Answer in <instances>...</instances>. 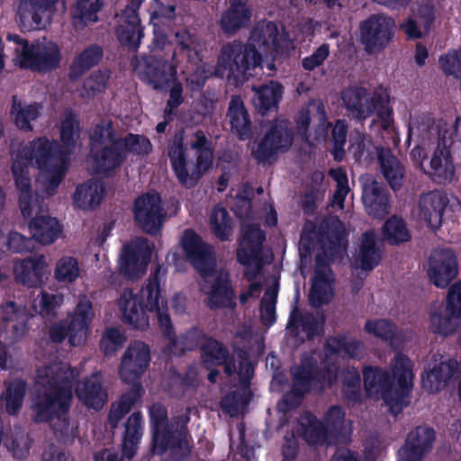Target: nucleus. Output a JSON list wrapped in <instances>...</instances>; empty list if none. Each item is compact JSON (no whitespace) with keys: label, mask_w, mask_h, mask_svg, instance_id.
Segmentation results:
<instances>
[{"label":"nucleus","mask_w":461,"mask_h":461,"mask_svg":"<svg viewBox=\"0 0 461 461\" xmlns=\"http://www.w3.org/2000/svg\"><path fill=\"white\" fill-rule=\"evenodd\" d=\"M36 389L32 398L36 423L50 422L56 438L72 443L77 437V426L70 424L68 411L73 400L72 381L59 365L37 370Z\"/></svg>","instance_id":"nucleus-1"},{"label":"nucleus","mask_w":461,"mask_h":461,"mask_svg":"<svg viewBox=\"0 0 461 461\" xmlns=\"http://www.w3.org/2000/svg\"><path fill=\"white\" fill-rule=\"evenodd\" d=\"M167 269L158 264L151 268L150 275L142 285L139 294L125 289L118 300L124 323L137 330H145L149 326L146 312H156L158 326L169 341V348L177 347V338L174 330L167 302L161 297V284L165 282Z\"/></svg>","instance_id":"nucleus-2"},{"label":"nucleus","mask_w":461,"mask_h":461,"mask_svg":"<svg viewBox=\"0 0 461 461\" xmlns=\"http://www.w3.org/2000/svg\"><path fill=\"white\" fill-rule=\"evenodd\" d=\"M366 393L375 399H382L391 413L397 415L404 406L413 386L412 365L405 355L398 353L391 362V372L378 366L363 368Z\"/></svg>","instance_id":"nucleus-3"},{"label":"nucleus","mask_w":461,"mask_h":461,"mask_svg":"<svg viewBox=\"0 0 461 461\" xmlns=\"http://www.w3.org/2000/svg\"><path fill=\"white\" fill-rule=\"evenodd\" d=\"M89 140L94 172L104 176L119 168L128 153L147 155L151 150V143L144 135L128 133L125 137H117L111 120L95 124Z\"/></svg>","instance_id":"nucleus-4"},{"label":"nucleus","mask_w":461,"mask_h":461,"mask_svg":"<svg viewBox=\"0 0 461 461\" xmlns=\"http://www.w3.org/2000/svg\"><path fill=\"white\" fill-rule=\"evenodd\" d=\"M189 146L195 151V163L191 173L187 169L186 147L183 132H176L167 146V156L172 170L179 184L187 188L194 187L212 165L213 146L202 130L192 134Z\"/></svg>","instance_id":"nucleus-5"},{"label":"nucleus","mask_w":461,"mask_h":461,"mask_svg":"<svg viewBox=\"0 0 461 461\" xmlns=\"http://www.w3.org/2000/svg\"><path fill=\"white\" fill-rule=\"evenodd\" d=\"M341 100L348 116L357 122H363L375 114L383 128L387 129L393 122V108L389 104V96L375 92L371 95L364 87L349 86L341 92Z\"/></svg>","instance_id":"nucleus-6"},{"label":"nucleus","mask_w":461,"mask_h":461,"mask_svg":"<svg viewBox=\"0 0 461 461\" xmlns=\"http://www.w3.org/2000/svg\"><path fill=\"white\" fill-rule=\"evenodd\" d=\"M219 62L229 70L230 77L243 83L253 76L251 70L261 66L262 56L254 44L235 40L222 46Z\"/></svg>","instance_id":"nucleus-7"},{"label":"nucleus","mask_w":461,"mask_h":461,"mask_svg":"<svg viewBox=\"0 0 461 461\" xmlns=\"http://www.w3.org/2000/svg\"><path fill=\"white\" fill-rule=\"evenodd\" d=\"M93 306L86 297L81 298L70 316V321H60L50 326V339L54 343H61L68 338L71 346L80 345L86 337L93 319Z\"/></svg>","instance_id":"nucleus-8"},{"label":"nucleus","mask_w":461,"mask_h":461,"mask_svg":"<svg viewBox=\"0 0 461 461\" xmlns=\"http://www.w3.org/2000/svg\"><path fill=\"white\" fill-rule=\"evenodd\" d=\"M395 21L384 14H372L359 23L360 42L368 55L383 51L393 41Z\"/></svg>","instance_id":"nucleus-9"},{"label":"nucleus","mask_w":461,"mask_h":461,"mask_svg":"<svg viewBox=\"0 0 461 461\" xmlns=\"http://www.w3.org/2000/svg\"><path fill=\"white\" fill-rule=\"evenodd\" d=\"M133 70L140 81L155 90L169 88L175 78L176 68L162 56L142 55L131 59Z\"/></svg>","instance_id":"nucleus-10"},{"label":"nucleus","mask_w":461,"mask_h":461,"mask_svg":"<svg viewBox=\"0 0 461 461\" xmlns=\"http://www.w3.org/2000/svg\"><path fill=\"white\" fill-rule=\"evenodd\" d=\"M132 212L137 226L143 232L151 236L160 232L166 219V212L159 193L153 191L139 195L133 202Z\"/></svg>","instance_id":"nucleus-11"},{"label":"nucleus","mask_w":461,"mask_h":461,"mask_svg":"<svg viewBox=\"0 0 461 461\" xmlns=\"http://www.w3.org/2000/svg\"><path fill=\"white\" fill-rule=\"evenodd\" d=\"M17 155L19 158L24 159L27 163L34 164L40 171L49 170L50 167L59 164V162L68 160L59 143L47 137L34 139Z\"/></svg>","instance_id":"nucleus-12"},{"label":"nucleus","mask_w":461,"mask_h":461,"mask_svg":"<svg viewBox=\"0 0 461 461\" xmlns=\"http://www.w3.org/2000/svg\"><path fill=\"white\" fill-rule=\"evenodd\" d=\"M181 244L186 258L196 272L203 277L212 276L216 265L212 247L192 229L184 231Z\"/></svg>","instance_id":"nucleus-13"},{"label":"nucleus","mask_w":461,"mask_h":461,"mask_svg":"<svg viewBox=\"0 0 461 461\" xmlns=\"http://www.w3.org/2000/svg\"><path fill=\"white\" fill-rule=\"evenodd\" d=\"M151 259V249L147 240L139 239L125 244L120 255V272L129 280L142 276Z\"/></svg>","instance_id":"nucleus-14"},{"label":"nucleus","mask_w":461,"mask_h":461,"mask_svg":"<svg viewBox=\"0 0 461 461\" xmlns=\"http://www.w3.org/2000/svg\"><path fill=\"white\" fill-rule=\"evenodd\" d=\"M293 140V131L288 128L287 122L275 121L252 152L253 157L258 162L265 163L279 151L288 150Z\"/></svg>","instance_id":"nucleus-15"},{"label":"nucleus","mask_w":461,"mask_h":461,"mask_svg":"<svg viewBox=\"0 0 461 461\" xmlns=\"http://www.w3.org/2000/svg\"><path fill=\"white\" fill-rule=\"evenodd\" d=\"M151 360L149 347L143 341H131L127 347L119 368V375L125 384L139 381Z\"/></svg>","instance_id":"nucleus-16"},{"label":"nucleus","mask_w":461,"mask_h":461,"mask_svg":"<svg viewBox=\"0 0 461 461\" xmlns=\"http://www.w3.org/2000/svg\"><path fill=\"white\" fill-rule=\"evenodd\" d=\"M325 321L322 311L303 312L295 304L290 312L286 329L292 337L311 341L323 334Z\"/></svg>","instance_id":"nucleus-17"},{"label":"nucleus","mask_w":461,"mask_h":461,"mask_svg":"<svg viewBox=\"0 0 461 461\" xmlns=\"http://www.w3.org/2000/svg\"><path fill=\"white\" fill-rule=\"evenodd\" d=\"M59 0H20L17 17L26 30L44 29L50 23Z\"/></svg>","instance_id":"nucleus-18"},{"label":"nucleus","mask_w":461,"mask_h":461,"mask_svg":"<svg viewBox=\"0 0 461 461\" xmlns=\"http://www.w3.org/2000/svg\"><path fill=\"white\" fill-rule=\"evenodd\" d=\"M458 274L455 252L447 248L434 249L429 258L428 275L437 287L445 288Z\"/></svg>","instance_id":"nucleus-19"},{"label":"nucleus","mask_w":461,"mask_h":461,"mask_svg":"<svg viewBox=\"0 0 461 461\" xmlns=\"http://www.w3.org/2000/svg\"><path fill=\"white\" fill-rule=\"evenodd\" d=\"M362 201L368 215L383 219L390 212V194L385 185L373 176L360 177Z\"/></svg>","instance_id":"nucleus-20"},{"label":"nucleus","mask_w":461,"mask_h":461,"mask_svg":"<svg viewBox=\"0 0 461 461\" xmlns=\"http://www.w3.org/2000/svg\"><path fill=\"white\" fill-rule=\"evenodd\" d=\"M447 316L440 312H431L430 330L434 334L447 336L455 332L453 318L461 320V281L454 283L447 293L446 303Z\"/></svg>","instance_id":"nucleus-21"},{"label":"nucleus","mask_w":461,"mask_h":461,"mask_svg":"<svg viewBox=\"0 0 461 461\" xmlns=\"http://www.w3.org/2000/svg\"><path fill=\"white\" fill-rule=\"evenodd\" d=\"M435 438L432 428L416 427L407 434L404 445L399 449V461H422L431 450Z\"/></svg>","instance_id":"nucleus-22"},{"label":"nucleus","mask_w":461,"mask_h":461,"mask_svg":"<svg viewBox=\"0 0 461 461\" xmlns=\"http://www.w3.org/2000/svg\"><path fill=\"white\" fill-rule=\"evenodd\" d=\"M3 277L0 271V282ZM0 318L12 342L19 341L29 330L26 307L14 301L7 300L0 304Z\"/></svg>","instance_id":"nucleus-23"},{"label":"nucleus","mask_w":461,"mask_h":461,"mask_svg":"<svg viewBox=\"0 0 461 461\" xmlns=\"http://www.w3.org/2000/svg\"><path fill=\"white\" fill-rule=\"evenodd\" d=\"M201 359L204 367L223 366V372L228 377L236 373V359L230 354L228 347L221 341L210 337L201 347Z\"/></svg>","instance_id":"nucleus-24"},{"label":"nucleus","mask_w":461,"mask_h":461,"mask_svg":"<svg viewBox=\"0 0 461 461\" xmlns=\"http://www.w3.org/2000/svg\"><path fill=\"white\" fill-rule=\"evenodd\" d=\"M265 240L266 233L258 225H249L239 240V248L236 251L237 261L242 266L249 267L253 260H259Z\"/></svg>","instance_id":"nucleus-25"},{"label":"nucleus","mask_w":461,"mask_h":461,"mask_svg":"<svg viewBox=\"0 0 461 461\" xmlns=\"http://www.w3.org/2000/svg\"><path fill=\"white\" fill-rule=\"evenodd\" d=\"M151 431V450L154 454L163 455L168 449H187V428L182 424L176 429L174 424L166 425Z\"/></svg>","instance_id":"nucleus-26"},{"label":"nucleus","mask_w":461,"mask_h":461,"mask_svg":"<svg viewBox=\"0 0 461 461\" xmlns=\"http://www.w3.org/2000/svg\"><path fill=\"white\" fill-rule=\"evenodd\" d=\"M292 386L305 395L308 394L313 384H324L325 375L318 367L316 359L312 357H304L298 366L290 370Z\"/></svg>","instance_id":"nucleus-27"},{"label":"nucleus","mask_w":461,"mask_h":461,"mask_svg":"<svg viewBox=\"0 0 461 461\" xmlns=\"http://www.w3.org/2000/svg\"><path fill=\"white\" fill-rule=\"evenodd\" d=\"M76 394L84 405L99 411L108 400V393L103 384V375L95 372L77 384Z\"/></svg>","instance_id":"nucleus-28"},{"label":"nucleus","mask_w":461,"mask_h":461,"mask_svg":"<svg viewBox=\"0 0 461 461\" xmlns=\"http://www.w3.org/2000/svg\"><path fill=\"white\" fill-rule=\"evenodd\" d=\"M60 61V50L56 44L49 46L25 47L21 67L30 68L36 71H46L56 68Z\"/></svg>","instance_id":"nucleus-29"},{"label":"nucleus","mask_w":461,"mask_h":461,"mask_svg":"<svg viewBox=\"0 0 461 461\" xmlns=\"http://www.w3.org/2000/svg\"><path fill=\"white\" fill-rule=\"evenodd\" d=\"M30 166V163L19 158L17 155L11 167L15 186L20 192L19 207L24 218H30L34 209L29 172Z\"/></svg>","instance_id":"nucleus-30"},{"label":"nucleus","mask_w":461,"mask_h":461,"mask_svg":"<svg viewBox=\"0 0 461 461\" xmlns=\"http://www.w3.org/2000/svg\"><path fill=\"white\" fill-rule=\"evenodd\" d=\"M47 267L43 255L17 261L14 267L15 281L28 288L39 287L43 284Z\"/></svg>","instance_id":"nucleus-31"},{"label":"nucleus","mask_w":461,"mask_h":461,"mask_svg":"<svg viewBox=\"0 0 461 461\" xmlns=\"http://www.w3.org/2000/svg\"><path fill=\"white\" fill-rule=\"evenodd\" d=\"M459 373V363L455 358L441 361L426 370L421 375V384L425 391L436 393L444 389Z\"/></svg>","instance_id":"nucleus-32"},{"label":"nucleus","mask_w":461,"mask_h":461,"mask_svg":"<svg viewBox=\"0 0 461 461\" xmlns=\"http://www.w3.org/2000/svg\"><path fill=\"white\" fill-rule=\"evenodd\" d=\"M448 204V197L443 191L434 190L423 194L419 202L420 217L430 229L438 230L442 224L444 212Z\"/></svg>","instance_id":"nucleus-33"},{"label":"nucleus","mask_w":461,"mask_h":461,"mask_svg":"<svg viewBox=\"0 0 461 461\" xmlns=\"http://www.w3.org/2000/svg\"><path fill=\"white\" fill-rule=\"evenodd\" d=\"M324 229L320 238L323 252L331 258H342L348 245L343 222L336 217L327 221Z\"/></svg>","instance_id":"nucleus-34"},{"label":"nucleus","mask_w":461,"mask_h":461,"mask_svg":"<svg viewBox=\"0 0 461 461\" xmlns=\"http://www.w3.org/2000/svg\"><path fill=\"white\" fill-rule=\"evenodd\" d=\"M297 434L309 446L334 445L327 433V426L310 411L301 415Z\"/></svg>","instance_id":"nucleus-35"},{"label":"nucleus","mask_w":461,"mask_h":461,"mask_svg":"<svg viewBox=\"0 0 461 461\" xmlns=\"http://www.w3.org/2000/svg\"><path fill=\"white\" fill-rule=\"evenodd\" d=\"M226 117L230 131L240 140L251 137V121L240 95H233L229 103Z\"/></svg>","instance_id":"nucleus-36"},{"label":"nucleus","mask_w":461,"mask_h":461,"mask_svg":"<svg viewBox=\"0 0 461 461\" xmlns=\"http://www.w3.org/2000/svg\"><path fill=\"white\" fill-rule=\"evenodd\" d=\"M29 222L32 239L42 245H50L58 240L62 232V225L48 214H36Z\"/></svg>","instance_id":"nucleus-37"},{"label":"nucleus","mask_w":461,"mask_h":461,"mask_svg":"<svg viewBox=\"0 0 461 461\" xmlns=\"http://www.w3.org/2000/svg\"><path fill=\"white\" fill-rule=\"evenodd\" d=\"M255 90V97L253 100L257 111L261 115H267L270 112L278 110L279 103L283 97L284 86L276 80H270L267 84L259 86Z\"/></svg>","instance_id":"nucleus-38"},{"label":"nucleus","mask_w":461,"mask_h":461,"mask_svg":"<svg viewBox=\"0 0 461 461\" xmlns=\"http://www.w3.org/2000/svg\"><path fill=\"white\" fill-rule=\"evenodd\" d=\"M230 2V7L221 14L220 25L225 34L232 35L250 22L251 11L246 2Z\"/></svg>","instance_id":"nucleus-39"},{"label":"nucleus","mask_w":461,"mask_h":461,"mask_svg":"<svg viewBox=\"0 0 461 461\" xmlns=\"http://www.w3.org/2000/svg\"><path fill=\"white\" fill-rule=\"evenodd\" d=\"M377 159L381 172L388 185L393 190H399L402 185L404 168L398 158L389 148H380L377 152Z\"/></svg>","instance_id":"nucleus-40"},{"label":"nucleus","mask_w":461,"mask_h":461,"mask_svg":"<svg viewBox=\"0 0 461 461\" xmlns=\"http://www.w3.org/2000/svg\"><path fill=\"white\" fill-rule=\"evenodd\" d=\"M105 186L103 182L89 179L78 185L73 194L74 203L81 209H94L97 207L104 195Z\"/></svg>","instance_id":"nucleus-41"},{"label":"nucleus","mask_w":461,"mask_h":461,"mask_svg":"<svg viewBox=\"0 0 461 461\" xmlns=\"http://www.w3.org/2000/svg\"><path fill=\"white\" fill-rule=\"evenodd\" d=\"M104 57L103 48L95 43L86 47L77 54L70 68L69 78L72 81L79 79L86 71L96 66Z\"/></svg>","instance_id":"nucleus-42"},{"label":"nucleus","mask_w":461,"mask_h":461,"mask_svg":"<svg viewBox=\"0 0 461 461\" xmlns=\"http://www.w3.org/2000/svg\"><path fill=\"white\" fill-rule=\"evenodd\" d=\"M175 40L176 52L184 56L188 62L197 66L203 61V45L195 33L182 29L175 33Z\"/></svg>","instance_id":"nucleus-43"},{"label":"nucleus","mask_w":461,"mask_h":461,"mask_svg":"<svg viewBox=\"0 0 461 461\" xmlns=\"http://www.w3.org/2000/svg\"><path fill=\"white\" fill-rule=\"evenodd\" d=\"M143 431V417L140 411H134L125 423L122 452L128 458H133L137 453Z\"/></svg>","instance_id":"nucleus-44"},{"label":"nucleus","mask_w":461,"mask_h":461,"mask_svg":"<svg viewBox=\"0 0 461 461\" xmlns=\"http://www.w3.org/2000/svg\"><path fill=\"white\" fill-rule=\"evenodd\" d=\"M207 306L211 310L235 306L234 290L228 275H219L215 278L208 297Z\"/></svg>","instance_id":"nucleus-45"},{"label":"nucleus","mask_w":461,"mask_h":461,"mask_svg":"<svg viewBox=\"0 0 461 461\" xmlns=\"http://www.w3.org/2000/svg\"><path fill=\"white\" fill-rule=\"evenodd\" d=\"M80 137V122L77 115L69 111L65 113L60 122L59 138L61 149L65 151L67 158L74 152L77 142Z\"/></svg>","instance_id":"nucleus-46"},{"label":"nucleus","mask_w":461,"mask_h":461,"mask_svg":"<svg viewBox=\"0 0 461 461\" xmlns=\"http://www.w3.org/2000/svg\"><path fill=\"white\" fill-rule=\"evenodd\" d=\"M430 168L432 174L445 181L452 180L455 175L450 149L447 146L445 139H439L438 141V147L430 159Z\"/></svg>","instance_id":"nucleus-47"},{"label":"nucleus","mask_w":461,"mask_h":461,"mask_svg":"<svg viewBox=\"0 0 461 461\" xmlns=\"http://www.w3.org/2000/svg\"><path fill=\"white\" fill-rule=\"evenodd\" d=\"M41 108L42 105L39 103L23 105L17 96H13L10 113L17 128L23 131H32L33 127L31 122L39 118Z\"/></svg>","instance_id":"nucleus-48"},{"label":"nucleus","mask_w":461,"mask_h":461,"mask_svg":"<svg viewBox=\"0 0 461 461\" xmlns=\"http://www.w3.org/2000/svg\"><path fill=\"white\" fill-rule=\"evenodd\" d=\"M27 392V383L22 378L5 382L2 397L5 402V411L9 415H16L23 407Z\"/></svg>","instance_id":"nucleus-49"},{"label":"nucleus","mask_w":461,"mask_h":461,"mask_svg":"<svg viewBox=\"0 0 461 461\" xmlns=\"http://www.w3.org/2000/svg\"><path fill=\"white\" fill-rule=\"evenodd\" d=\"M382 253L376 243L375 233L373 230L366 231L359 248L360 267L366 271L373 270L379 265Z\"/></svg>","instance_id":"nucleus-50"},{"label":"nucleus","mask_w":461,"mask_h":461,"mask_svg":"<svg viewBox=\"0 0 461 461\" xmlns=\"http://www.w3.org/2000/svg\"><path fill=\"white\" fill-rule=\"evenodd\" d=\"M116 36L122 46L130 50H137L144 36L140 20L135 23L132 19L122 18L121 24L116 28Z\"/></svg>","instance_id":"nucleus-51"},{"label":"nucleus","mask_w":461,"mask_h":461,"mask_svg":"<svg viewBox=\"0 0 461 461\" xmlns=\"http://www.w3.org/2000/svg\"><path fill=\"white\" fill-rule=\"evenodd\" d=\"M333 279L330 276H313L309 292V303L312 308H321L330 303L333 297Z\"/></svg>","instance_id":"nucleus-52"},{"label":"nucleus","mask_w":461,"mask_h":461,"mask_svg":"<svg viewBox=\"0 0 461 461\" xmlns=\"http://www.w3.org/2000/svg\"><path fill=\"white\" fill-rule=\"evenodd\" d=\"M345 416L346 413L339 405L330 406L324 414L323 423L327 426V433L334 445L338 444L344 436Z\"/></svg>","instance_id":"nucleus-53"},{"label":"nucleus","mask_w":461,"mask_h":461,"mask_svg":"<svg viewBox=\"0 0 461 461\" xmlns=\"http://www.w3.org/2000/svg\"><path fill=\"white\" fill-rule=\"evenodd\" d=\"M382 232L384 240L390 245H399L411 240L405 221L395 215L385 221Z\"/></svg>","instance_id":"nucleus-54"},{"label":"nucleus","mask_w":461,"mask_h":461,"mask_svg":"<svg viewBox=\"0 0 461 461\" xmlns=\"http://www.w3.org/2000/svg\"><path fill=\"white\" fill-rule=\"evenodd\" d=\"M102 7L100 0H79L73 13L75 26H86L89 23L98 20L97 13Z\"/></svg>","instance_id":"nucleus-55"},{"label":"nucleus","mask_w":461,"mask_h":461,"mask_svg":"<svg viewBox=\"0 0 461 461\" xmlns=\"http://www.w3.org/2000/svg\"><path fill=\"white\" fill-rule=\"evenodd\" d=\"M210 223L214 235L221 241L228 240L231 234L232 221L224 207H215L210 217Z\"/></svg>","instance_id":"nucleus-56"},{"label":"nucleus","mask_w":461,"mask_h":461,"mask_svg":"<svg viewBox=\"0 0 461 461\" xmlns=\"http://www.w3.org/2000/svg\"><path fill=\"white\" fill-rule=\"evenodd\" d=\"M364 330L376 338L389 343H393L398 333L397 326L391 321L385 319L368 320Z\"/></svg>","instance_id":"nucleus-57"},{"label":"nucleus","mask_w":461,"mask_h":461,"mask_svg":"<svg viewBox=\"0 0 461 461\" xmlns=\"http://www.w3.org/2000/svg\"><path fill=\"white\" fill-rule=\"evenodd\" d=\"M80 268L77 259L74 257L60 258L54 269V277L58 282L73 283L79 276Z\"/></svg>","instance_id":"nucleus-58"},{"label":"nucleus","mask_w":461,"mask_h":461,"mask_svg":"<svg viewBox=\"0 0 461 461\" xmlns=\"http://www.w3.org/2000/svg\"><path fill=\"white\" fill-rule=\"evenodd\" d=\"M3 240V246L0 251L3 253H26L32 250L33 242L32 238H28L18 231H10L6 237L0 235V240Z\"/></svg>","instance_id":"nucleus-59"},{"label":"nucleus","mask_w":461,"mask_h":461,"mask_svg":"<svg viewBox=\"0 0 461 461\" xmlns=\"http://www.w3.org/2000/svg\"><path fill=\"white\" fill-rule=\"evenodd\" d=\"M109 77L110 75L102 70L92 73L83 83L80 94L81 96L83 98H93L104 92L106 88Z\"/></svg>","instance_id":"nucleus-60"},{"label":"nucleus","mask_w":461,"mask_h":461,"mask_svg":"<svg viewBox=\"0 0 461 461\" xmlns=\"http://www.w3.org/2000/svg\"><path fill=\"white\" fill-rule=\"evenodd\" d=\"M125 341V336L117 328L111 327L103 334L99 347L105 356H111L120 350Z\"/></svg>","instance_id":"nucleus-61"},{"label":"nucleus","mask_w":461,"mask_h":461,"mask_svg":"<svg viewBox=\"0 0 461 461\" xmlns=\"http://www.w3.org/2000/svg\"><path fill=\"white\" fill-rule=\"evenodd\" d=\"M202 329L198 327H193L189 329L185 334H183L177 343L181 344L180 349L182 351H193L196 348L201 350L202 345L207 339L210 338Z\"/></svg>","instance_id":"nucleus-62"},{"label":"nucleus","mask_w":461,"mask_h":461,"mask_svg":"<svg viewBox=\"0 0 461 461\" xmlns=\"http://www.w3.org/2000/svg\"><path fill=\"white\" fill-rule=\"evenodd\" d=\"M439 65L447 76L461 77V50H449L439 58Z\"/></svg>","instance_id":"nucleus-63"},{"label":"nucleus","mask_w":461,"mask_h":461,"mask_svg":"<svg viewBox=\"0 0 461 461\" xmlns=\"http://www.w3.org/2000/svg\"><path fill=\"white\" fill-rule=\"evenodd\" d=\"M330 56V44L322 43L312 54L304 57L301 60V66L305 71H313L321 67Z\"/></svg>","instance_id":"nucleus-64"}]
</instances>
